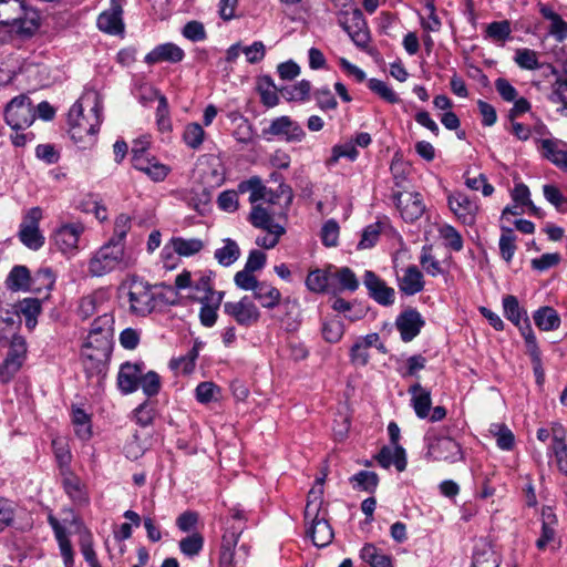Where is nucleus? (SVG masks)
I'll list each match as a JSON object with an SVG mask.
<instances>
[{
	"label": "nucleus",
	"mask_w": 567,
	"mask_h": 567,
	"mask_svg": "<svg viewBox=\"0 0 567 567\" xmlns=\"http://www.w3.org/2000/svg\"><path fill=\"white\" fill-rule=\"evenodd\" d=\"M238 192L241 194L249 192V203L251 205H255L259 200H265L268 204H272L277 197L272 190L268 189L262 184L261 178L258 176H252L247 181L240 182L238 185Z\"/></svg>",
	"instance_id": "obj_26"
},
{
	"label": "nucleus",
	"mask_w": 567,
	"mask_h": 567,
	"mask_svg": "<svg viewBox=\"0 0 567 567\" xmlns=\"http://www.w3.org/2000/svg\"><path fill=\"white\" fill-rule=\"evenodd\" d=\"M224 246L215 250L214 257L219 265L229 267L240 257V248L237 243L230 238L223 240Z\"/></svg>",
	"instance_id": "obj_39"
},
{
	"label": "nucleus",
	"mask_w": 567,
	"mask_h": 567,
	"mask_svg": "<svg viewBox=\"0 0 567 567\" xmlns=\"http://www.w3.org/2000/svg\"><path fill=\"white\" fill-rule=\"evenodd\" d=\"M533 319L535 324L543 331L557 330L561 322L558 312L548 306L537 309L533 315Z\"/></svg>",
	"instance_id": "obj_34"
},
{
	"label": "nucleus",
	"mask_w": 567,
	"mask_h": 567,
	"mask_svg": "<svg viewBox=\"0 0 567 567\" xmlns=\"http://www.w3.org/2000/svg\"><path fill=\"white\" fill-rule=\"evenodd\" d=\"M69 134L82 147L94 142L102 123V105L95 102L87 114H84L82 102L76 101L68 114Z\"/></svg>",
	"instance_id": "obj_3"
},
{
	"label": "nucleus",
	"mask_w": 567,
	"mask_h": 567,
	"mask_svg": "<svg viewBox=\"0 0 567 567\" xmlns=\"http://www.w3.org/2000/svg\"><path fill=\"white\" fill-rule=\"evenodd\" d=\"M123 7L121 0H110V8L97 17V28L107 34L118 35L124 32Z\"/></svg>",
	"instance_id": "obj_17"
},
{
	"label": "nucleus",
	"mask_w": 567,
	"mask_h": 567,
	"mask_svg": "<svg viewBox=\"0 0 567 567\" xmlns=\"http://www.w3.org/2000/svg\"><path fill=\"white\" fill-rule=\"evenodd\" d=\"M213 271L200 272L197 280L192 281V287L194 293L192 298L196 301H204V299H208L213 293H218L219 291L214 290L213 288Z\"/></svg>",
	"instance_id": "obj_36"
},
{
	"label": "nucleus",
	"mask_w": 567,
	"mask_h": 567,
	"mask_svg": "<svg viewBox=\"0 0 567 567\" xmlns=\"http://www.w3.org/2000/svg\"><path fill=\"white\" fill-rule=\"evenodd\" d=\"M132 165L135 169L143 172L154 182L164 181L171 172V168L158 162L154 156L145 154V146L137 148V144L132 147Z\"/></svg>",
	"instance_id": "obj_11"
},
{
	"label": "nucleus",
	"mask_w": 567,
	"mask_h": 567,
	"mask_svg": "<svg viewBox=\"0 0 567 567\" xmlns=\"http://www.w3.org/2000/svg\"><path fill=\"white\" fill-rule=\"evenodd\" d=\"M393 199L405 221H415L425 210L423 198L419 193L399 192L394 194Z\"/></svg>",
	"instance_id": "obj_15"
},
{
	"label": "nucleus",
	"mask_w": 567,
	"mask_h": 567,
	"mask_svg": "<svg viewBox=\"0 0 567 567\" xmlns=\"http://www.w3.org/2000/svg\"><path fill=\"white\" fill-rule=\"evenodd\" d=\"M172 247L179 256L189 257L199 252L204 248V243L198 238L185 239L174 237L171 239Z\"/></svg>",
	"instance_id": "obj_49"
},
{
	"label": "nucleus",
	"mask_w": 567,
	"mask_h": 567,
	"mask_svg": "<svg viewBox=\"0 0 567 567\" xmlns=\"http://www.w3.org/2000/svg\"><path fill=\"white\" fill-rule=\"evenodd\" d=\"M424 324V319L414 308L402 311L395 319V327L404 342H410L417 337Z\"/></svg>",
	"instance_id": "obj_18"
},
{
	"label": "nucleus",
	"mask_w": 567,
	"mask_h": 567,
	"mask_svg": "<svg viewBox=\"0 0 567 567\" xmlns=\"http://www.w3.org/2000/svg\"><path fill=\"white\" fill-rule=\"evenodd\" d=\"M328 516V508L323 501V480L320 478L309 491L305 507L307 535L317 547L328 546L334 537Z\"/></svg>",
	"instance_id": "obj_1"
},
{
	"label": "nucleus",
	"mask_w": 567,
	"mask_h": 567,
	"mask_svg": "<svg viewBox=\"0 0 567 567\" xmlns=\"http://www.w3.org/2000/svg\"><path fill=\"white\" fill-rule=\"evenodd\" d=\"M134 264L135 260L126 254L124 246L106 241L91 255L87 261V274L91 277H103L115 270H126Z\"/></svg>",
	"instance_id": "obj_4"
},
{
	"label": "nucleus",
	"mask_w": 567,
	"mask_h": 567,
	"mask_svg": "<svg viewBox=\"0 0 567 567\" xmlns=\"http://www.w3.org/2000/svg\"><path fill=\"white\" fill-rule=\"evenodd\" d=\"M498 246L502 258L509 262L516 250V236L513 229L502 226V235L499 237Z\"/></svg>",
	"instance_id": "obj_52"
},
{
	"label": "nucleus",
	"mask_w": 567,
	"mask_h": 567,
	"mask_svg": "<svg viewBox=\"0 0 567 567\" xmlns=\"http://www.w3.org/2000/svg\"><path fill=\"white\" fill-rule=\"evenodd\" d=\"M80 549L90 567H101L96 553L93 548V537L90 530L84 529L80 534Z\"/></svg>",
	"instance_id": "obj_53"
},
{
	"label": "nucleus",
	"mask_w": 567,
	"mask_h": 567,
	"mask_svg": "<svg viewBox=\"0 0 567 567\" xmlns=\"http://www.w3.org/2000/svg\"><path fill=\"white\" fill-rule=\"evenodd\" d=\"M56 276L50 267H42L31 276L30 288L34 292H44L45 297L53 289Z\"/></svg>",
	"instance_id": "obj_33"
},
{
	"label": "nucleus",
	"mask_w": 567,
	"mask_h": 567,
	"mask_svg": "<svg viewBox=\"0 0 567 567\" xmlns=\"http://www.w3.org/2000/svg\"><path fill=\"white\" fill-rule=\"evenodd\" d=\"M23 13V1L6 0L0 4V24L12 25L13 22L21 19Z\"/></svg>",
	"instance_id": "obj_43"
},
{
	"label": "nucleus",
	"mask_w": 567,
	"mask_h": 567,
	"mask_svg": "<svg viewBox=\"0 0 567 567\" xmlns=\"http://www.w3.org/2000/svg\"><path fill=\"white\" fill-rule=\"evenodd\" d=\"M512 199L516 204L528 207V210L532 215L537 217L543 216L542 209L536 207L530 200L529 188L525 184L519 183L515 185L514 189L512 190Z\"/></svg>",
	"instance_id": "obj_50"
},
{
	"label": "nucleus",
	"mask_w": 567,
	"mask_h": 567,
	"mask_svg": "<svg viewBox=\"0 0 567 567\" xmlns=\"http://www.w3.org/2000/svg\"><path fill=\"white\" fill-rule=\"evenodd\" d=\"M205 131L198 123H190L185 127L183 140L187 146L197 150L204 141Z\"/></svg>",
	"instance_id": "obj_63"
},
{
	"label": "nucleus",
	"mask_w": 567,
	"mask_h": 567,
	"mask_svg": "<svg viewBox=\"0 0 567 567\" xmlns=\"http://www.w3.org/2000/svg\"><path fill=\"white\" fill-rule=\"evenodd\" d=\"M449 207L462 224L471 226L475 223L478 205L466 194L454 193L450 195Z\"/></svg>",
	"instance_id": "obj_19"
},
{
	"label": "nucleus",
	"mask_w": 567,
	"mask_h": 567,
	"mask_svg": "<svg viewBox=\"0 0 567 567\" xmlns=\"http://www.w3.org/2000/svg\"><path fill=\"white\" fill-rule=\"evenodd\" d=\"M184 58L185 52L182 48L175 43L166 42L156 45L152 51H150L145 55L144 62L148 65L161 62L178 63L183 61Z\"/></svg>",
	"instance_id": "obj_22"
},
{
	"label": "nucleus",
	"mask_w": 567,
	"mask_h": 567,
	"mask_svg": "<svg viewBox=\"0 0 567 567\" xmlns=\"http://www.w3.org/2000/svg\"><path fill=\"white\" fill-rule=\"evenodd\" d=\"M114 318L110 313L99 316L92 323L87 336L86 346L106 343L107 347H112V338L114 331Z\"/></svg>",
	"instance_id": "obj_20"
},
{
	"label": "nucleus",
	"mask_w": 567,
	"mask_h": 567,
	"mask_svg": "<svg viewBox=\"0 0 567 567\" xmlns=\"http://www.w3.org/2000/svg\"><path fill=\"white\" fill-rule=\"evenodd\" d=\"M224 312L234 318L238 324L245 327L252 326L260 317L258 308L248 296L243 297L237 302H225Z\"/></svg>",
	"instance_id": "obj_14"
},
{
	"label": "nucleus",
	"mask_w": 567,
	"mask_h": 567,
	"mask_svg": "<svg viewBox=\"0 0 567 567\" xmlns=\"http://www.w3.org/2000/svg\"><path fill=\"white\" fill-rule=\"evenodd\" d=\"M321 332L323 339L327 342L336 343L342 338L344 333L343 323L339 319L326 320L322 323Z\"/></svg>",
	"instance_id": "obj_61"
},
{
	"label": "nucleus",
	"mask_w": 567,
	"mask_h": 567,
	"mask_svg": "<svg viewBox=\"0 0 567 567\" xmlns=\"http://www.w3.org/2000/svg\"><path fill=\"white\" fill-rule=\"evenodd\" d=\"M409 392L412 394L411 401L415 414L420 419L427 417L430 415L432 404L430 391L422 388L420 383H415L410 388Z\"/></svg>",
	"instance_id": "obj_32"
},
{
	"label": "nucleus",
	"mask_w": 567,
	"mask_h": 567,
	"mask_svg": "<svg viewBox=\"0 0 567 567\" xmlns=\"http://www.w3.org/2000/svg\"><path fill=\"white\" fill-rule=\"evenodd\" d=\"M333 277V289L336 284L340 290L355 291L359 287V281L355 274L348 267L334 269L332 271Z\"/></svg>",
	"instance_id": "obj_48"
},
{
	"label": "nucleus",
	"mask_w": 567,
	"mask_h": 567,
	"mask_svg": "<svg viewBox=\"0 0 567 567\" xmlns=\"http://www.w3.org/2000/svg\"><path fill=\"white\" fill-rule=\"evenodd\" d=\"M368 87L388 103L395 104L400 102L398 94L383 81L379 79H370Z\"/></svg>",
	"instance_id": "obj_58"
},
{
	"label": "nucleus",
	"mask_w": 567,
	"mask_h": 567,
	"mask_svg": "<svg viewBox=\"0 0 567 567\" xmlns=\"http://www.w3.org/2000/svg\"><path fill=\"white\" fill-rule=\"evenodd\" d=\"M248 220L252 226L261 229H270L275 228V226H280L274 223L270 212L258 204L252 205Z\"/></svg>",
	"instance_id": "obj_51"
},
{
	"label": "nucleus",
	"mask_w": 567,
	"mask_h": 567,
	"mask_svg": "<svg viewBox=\"0 0 567 567\" xmlns=\"http://www.w3.org/2000/svg\"><path fill=\"white\" fill-rule=\"evenodd\" d=\"M301 308L296 300L286 299V330L296 331L301 324Z\"/></svg>",
	"instance_id": "obj_62"
},
{
	"label": "nucleus",
	"mask_w": 567,
	"mask_h": 567,
	"mask_svg": "<svg viewBox=\"0 0 567 567\" xmlns=\"http://www.w3.org/2000/svg\"><path fill=\"white\" fill-rule=\"evenodd\" d=\"M550 452L555 457L558 471L564 475H567V444L565 443V440L559 436L558 431L555 429Z\"/></svg>",
	"instance_id": "obj_46"
},
{
	"label": "nucleus",
	"mask_w": 567,
	"mask_h": 567,
	"mask_svg": "<svg viewBox=\"0 0 567 567\" xmlns=\"http://www.w3.org/2000/svg\"><path fill=\"white\" fill-rule=\"evenodd\" d=\"M112 353V347L102 344L84 346L82 362L85 374L89 379L94 377L102 379L106 375L107 365Z\"/></svg>",
	"instance_id": "obj_8"
},
{
	"label": "nucleus",
	"mask_w": 567,
	"mask_h": 567,
	"mask_svg": "<svg viewBox=\"0 0 567 567\" xmlns=\"http://www.w3.org/2000/svg\"><path fill=\"white\" fill-rule=\"evenodd\" d=\"M41 218V208L32 207L25 213L20 225L18 237L31 250H39L44 245V236L39 228Z\"/></svg>",
	"instance_id": "obj_9"
},
{
	"label": "nucleus",
	"mask_w": 567,
	"mask_h": 567,
	"mask_svg": "<svg viewBox=\"0 0 567 567\" xmlns=\"http://www.w3.org/2000/svg\"><path fill=\"white\" fill-rule=\"evenodd\" d=\"M4 121L13 131H25L35 121V111L28 94L14 96L4 107Z\"/></svg>",
	"instance_id": "obj_6"
},
{
	"label": "nucleus",
	"mask_w": 567,
	"mask_h": 567,
	"mask_svg": "<svg viewBox=\"0 0 567 567\" xmlns=\"http://www.w3.org/2000/svg\"><path fill=\"white\" fill-rule=\"evenodd\" d=\"M401 292L406 296H414L424 289V278L421 270L412 265L409 266L398 279Z\"/></svg>",
	"instance_id": "obj_27"
},
{
	"label": "nucleus",
	"mask_w": 567,
	"mask_h": 567,
	"mask_svg": "<svg viewBox=\"0 0 567 567\" xmlns=\"http://www.w3.org/2000/svg\"><path fill=\"white\" fill-rule=\"evenodd\" d=\"M72 423L76 436L82 441H87L92 436V426L90 415L81 408L72 409Z\"/></svg>",
	"instance_id": "obj_40"
},
{
	"label": "nucleus",
	"mask_w": 567,
	"mask_h": 567,
	"mask_svg": "<svg viewBox=\"0 0 567 567\" xmlns=\"http://www.w3.org/2000/svg\"><path fill=\"white\" fill-rule=\"evenodd\" d=\"M131 223H132V219L128 215H126V214L118 215L114 223L113 235L111 236V238L107 241H112L113 245H116V246L125 247V238H126L128 230L131 229Z\"/></svg>",
	"instance_id": "obj_54"
},
{
	"label": "nucleus",
	"mask_w": 567,
	"mask_h": 567,
	"mask_svg": "<svg viewBox=\"0 0 567 567\" xmlns=\"http://www.w3.org/2000/svg\"><path fill=\"white\" fill-rule=\"evenodd\" d=\"M539 145L542 155L567 173V145L563 141L551 138L539 140Z\"/></svg>",
	"instance_id": "obj_23"
},
{
	"label": "nucleus",
	"mask_w": 567,
	"mask_h": 567,
	"mask_svg": "<svg viewBox=\"0 0 567 567\" xmlns=\"http://www.w3.org/2000/svg\"><path fill=\"white\" fill-rule=\"evenodd\" d=\"M420 265L426 271V274L432 277H436L443 274L441 262L432 255L431 246H423L420 256Z\"/></svg>",
	"instance_id": "obj_55"
},
{
	"label": "nucleus",
	"mask_w": 567,
	"mask_h": 567,
	"mask_svg": "<svg viewBox=\"0 0 567 567\" xmlns=\"http://www.w3.org/2000/svg\"><path fill=\"white\" fill-rule=\"evenodd\" d=\"M225 292L213 293L208 299L199 301L202 303L199 310V320L204 327L210 328L217 321V310L219 309Z\"/></svg>",
	"instance_id": "obj_30"
},
{
	"label": "nucleus",
	"mask_w": 567,
	"mask_h": 567,
	"mask_svg": "<svg viewBox=\"0 0 567 567\" xmlns=\"http://www.w3.org/2000/svg\"><path fill=\"white\" fill-rule=\"evenodd\" d=\"M138 386H141L146 396L151 398L156 395L161 390L159 375L154 371H148L145 374L141 373Z\"/></svg>",
	"instance_id": "obj_64"
},
{
	"label": "nucleus",
	"mask_w": 567,
	"mask_h": 567,
	"mask_svg": "<svg viewBox=\"0 0 567 567\" xmlns=\"http://www.w3.org/2000/svg\"><path fill=\"white\" fill-rule=\"evenodd\" d=\"M503 309L505 317L519 328L520 334L525 341L526 353L532 362L536 383L542 386L545 382V369L542 360V351L538 347L536 336L530 327L526 312L519 307L517 298L512 295L503 298Z\"/></svg>",
	"instance_id": "obj_2"
},
{
	"label": "nucleus",
	"mask_w": 567,
	"mask_h": 567,
	"mask_svg": "<svg viewBox=\"0 0 567 567\" xmlns=\"http://www.w3.org/2000/svg\"><path fill=\"white\" fill-rule=\"evenodd\" d=\"M341 25L358 48L365 49L368 47L370 33L361 10L353 9L344 13Z\"/></svg>",
	"instance_id": "obj_13"
},
{
	"label": "nucleus",
	"mask_w": 567,
	"mask_h": 567,
	"mask_svg": "<svg viewBox=\"0 0 567 567\" xmlns=\"http://www.w3.org/2000/svg\"><path fill=\"white\" fill-rule=\"evenodd\" d=\"M350 484L357 491L374 493L379 484V476L371 471H360L350 477Z\"/></svg>",
	"instance_id": "obj_44"
},
{
	"label": "nucleus",
	"mask_w": 567,
	"mask_h": 567,
	"mask_svg": "<svg viewBox=\"0 0 567 567\" xmlns=\"http://www.w3.org/2000/svg\"><path fill=\"white\" fill-rule=\"evenodd\" d=\"M204 546V538L199 533H193L179 542L181 551L188 556L194 557L200 553Z\"/></svg>",
	"instance_id": "obj_59"
},
{
	"label": "nucleus",
	"mask_w": 567,
	"mask_h": 567,
	"mask_svg": "<svg viewBox=\"0 0 567 567\" xmlns=\"http://www.w3.org/2000/svg\"><path fill=\"white\" fill-rule=\"evenodd\" d=\"M551 74L555 75V81L550 85L548 101L559 104L557 112L561 116L567 117V70L559 72L556 68L551 66Z\"/></svg>",
	"instance_id": "obj_24"
},
{
	"label": "nucleus",
	"mask_w": 567,
	"mask_h": 567,
	"mask_svg": "<svg viewBox=\"0 0 567 567\" xmlns=\"http://www.w3.org/2000/svg\"><path fill=\"white\" fill-rule=\"evenodd\" d=\"M485 32L486 38L496 42H504L511 37V23L507 20L492 22L487 24Z\"/></svg>",
	"instance_id": "obj_56"
},
{
	"label": "nucleus",
	"mask_w": 567,
	"mask_h": 567,
	"mask_svg": "<svg viewBox=\"0 0 567 567\" xmlns=\"http://www.w3.org/2000/svg\"><path fill=\"white\" fill-rule=\"evenodd\" d=\"M306 285L313 292L333 290L332 267L311 271L306 279Z\"/></svg>",
	"instance_id": "obj_31"
},
{
	"label": "nucleus",
	"mask_w": 567,
	"mask_h": 567,
	"mask_svg": "<svg viewBox=\"0 0 567 567\" xmlns=\"http://www.w3.org/2000/svg\"><path fill=\"white\" fill-rule=\"evenodd\" d=\"M363 285L368 290V295L381 306H392L395 300V291L389 287L384 280L371 270H365L363 275Z\"/></svg>",
	"instance_id": "obj_16"
},
{
	"label": "nucleus",
	"mask_w": 567,
	"mask_h": 567,
	"mask_svg": "<svg viewBox=\"0 0 567 567\" xmlns=\"http://www.w3.org/2000/svg\"><path fill=\"white\" fill-rule=\"evenodd\" d=\"M62 487L70 499L76 505L87 504L89 497L85 485L70 468L62 470Z\"/></svg>",
	"instance_id": "obj_25"
},
{
	"label": "nucleus",
	"mask_w": 567,
	"mask_h": 567,
	"mask_svg": "<svg viewBox=\"0 0 567 567\" xmlns=\"http://www.w3.org/2000/svg\"><path fill=\"white\" fill-rule=\"evenodd\" d=\"M257 90L264 105L272 107L279 103L278 89L269 75H262L258 79Z\"/></svg>",
	"instance_id": "obj_37"
},
{
	"label": "nucleus",
	"mask_w": 567,
	"mask_h": 567,
	"mask_svg": "<svg viewBox=\"0 0 567 567\" xmlns=\"http://www.w3.org/2000/svg\"><path fill=\"white\" fill-rule=\"evenodd\" d=\"M514 62L523 70L534 71L542 68L539 53L528 48L516 49Z\"/></svg>",
	"instance_id": "obj_45"
},
{
	"label": "nucleus",
	"mask_w": 567,
	"mask_h": 567,
	"mask_svg": "<svg viewBox=\"0 0 567 567\" xmlns=\"http://www.w3.org/2000/svg\"><path fill=\"white\" fill-rule=\"evenodd\" d=\"M501 556L494 549L492 542L480 538L472 551V567H499Z\"/></svg>",
	"instance_id": "obj_21"
},
{
	"label": "nucleus",
	"mask_w": 567,
	"mask_h": 567,
	"mask_svg": "<svg viewBox=\"0 0 567 567\" xmlns=\"http://www.w3.org/2000/svg\"><path fill=\"white\" fill-rule=\"evenodd\" d=\"M83 231L84 226L80 223L62 225L52 236L53 245L63 255L74 256L79 250Z\"/></svg>",
	"instance_id": "obj_12"
},
{
	"label": "nucleus",
	"mask_w": 567,
	"mask_h": 567,
	"mask_svg": "<svg viewBox=\"0 0 567 567\" xmlns=\"http://www.w3.org/2000/svg\"><path fill=\"white\" fill-rule=\"evenodd\" d=\"M252 292L254 298L265 308H274L279 303L281 298L280 290L266 281H259Z\"/></svg>",
	"instance_id": "obj_35"
},
{
	"label": "nucleus",
	"mask_w": 567,
	"mask_h": 567,
	"mask_svg": "<svg viewBox=\"0 0 567 567\" xmlns=\"http://www.w3.org/2000/svg\"><path fill=\"white\" fill-rule=\"evenodd\" d=\"M28 346L24 337L13 334L7 355L0 365V381L9 383L22 368L27 359Z\"/></svg>",
	"instance_id": "obj_7"
},
{
	"label": "nucleus",
	"mask_w": 567,
	"mask_h": 567,
	"mask_svg": "<svg viewBox=\"0 0 567 567\" xmlns=\"http://www.w3.org/2000/svg\"><path fill=\"white\" fill-rule=\"evenodd\" d=\"M30 280L29 269L25 266L18 265L11 269L7 278V286L13 291L29 290Z\"/></svg>",
	"instance_id": "obj_41"
},
{
	"label": "nucleus",
	"mask_w": 567,
	"mask_h": 567,
	"mask_svg": "<svg viewBox=\"0 0 567 567\" xmlns=\"http://www.w3.org/2000/svg\"><path fill=\"white\" fill-rule=\"evenodd\" d=\"M360 557L371 567H392L391 557L373 544H365L360 551Z\"/></svg>",
	"instance_id": "obj_38"
},
{
	"label": "nucleus",
	"mask_w": 567,
	"mask_h": 567,
	"mask_svg": "<svg viewBox=\"0 0 567 567\" xmlns=\"http://www.w3.org/2000/svg\"><path fill=\"white\" fill-rule=\"evenodd\" d=\"M375 458L383 468L394 465L399 472H402L406 467L405 451L401 445L383 446Z\"/></svg>",
	"instance_id": "obj_29"
},
{
	"label": "nucleus",
	"mask_w": 567,
	"mask_h": 567,
	"mask_svg": "<svg viewBox=\"0 0 567 567\" xmlns=\"http://www.w3.org/2000/svg\"><path fill=\"white\" fill-rule=\"evenodd\" d=\"M156 123L162 133L172 131V122L169 118L168 102L165 95L158 94V105L156 109Z\"/></svg>",
	"instance_id": "obj_57"
},
{
	"label": "nucleus",
	"mask_w": 567,
	"mask_h": 567,
	"mask_svg": "<svg viewBox=\"0 0 567 567\" xmlns=\"http://www.w3.org/2000/svg\"><path fill=\"white\" fill-rule=\"evenodd\" d=\"M142 369L138 364L125 362L121 365L117 374V385L124 394L132 393L138 389V381Z\"/></svg>",
	"instance_id": "obj_28"
},
{
	"label": "nucleus",
	"mask_w": 567,
	"mask_h": 567,
	"mask_svg": "<svg viewBox=\"0 0 567 567\" xmlns=\"http://www.w3.org/2000/svg\"><path fill=\"white\" fill-rule=\"evenodd\" d=\"M311 84L307 80L286 85V101L301 102L309 97Z\"/></svg>",
	"instance_id": "obj_60"
},
{
	"label": "nucleus",
	"mask_w": 567,
	"mask_h": 567,
	"mask_svg": "<svg viewBox=\"0 0 567 567\" xmlns=\"http://www.w3.org/2000/svg\"><path fill=\"white\" fill-rule=\"evenodd\" d=\"M426 455L434 461L455 463L464 458L461 445L450 436L429 435Z\"/></svg>",
	"instance_id": "obj_10"
},
{
	"label": "nucleus",
	"mask_w": 567,
	"mask_h": 567,
	"mask_svg": "<svg viewBox=\"0 0 567 567\" xmlns=\"http://www.w3.org/2000/svg\"><path fill=\"white\" fill-rule=\"evenodd\" d=\"M489 433L496 439V445L503 451H512L515 445V436L512 430L504 423H493Z\"/></svg>",
	"instance_id": "obj_42"
},
{
	"label": "nucleus",
	"mask_w": 567,
	"mask_h": 567,
	"mask_svg": "<svg viewBox=\"0 0 567 567\" xmlns=\"http://www.w3.org/2000/svg\"><path fill=\"white\" fill-rule=\"evenodd\" d=\"M39 21V13L23 4V13L21 14V19L17 20V22H13L11 27L16 28L20 33L32 34L40 25Z\"/></svg>",
	"instance_id": "obj_47"
},
{
	"label": "nucleus",
	"mask_w": 567,
	"mask_h": 567,
	"mask_svg": "<svg viewBox=\"0 0 567 567\" xmlns=\"http://www.w3.org/2000/svg\"><path fill=\"white\" fill-rule=\"evenodd\" d=\"M123 289H127L128 309L132 315L145 317L155 309V296L152 286L147 281L132 276L123 285Z\"/></svg>",
	"instance_id": "obj_5"
}]
</instances>
